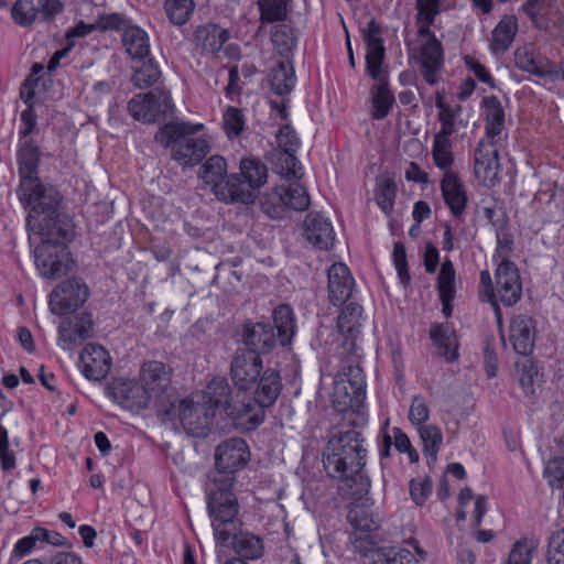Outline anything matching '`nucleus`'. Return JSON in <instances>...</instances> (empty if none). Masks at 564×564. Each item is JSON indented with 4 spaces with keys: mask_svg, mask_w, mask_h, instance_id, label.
<instances>
[{
    "mask_svg": "<svg viewBox=\"0 0 564 564\" xmlns=\"http://www.w3.org/2000/svg\"><path fill=\"white\" fill-rule=\"evenodd\" d=\"M366 379L359 366H349L336 381L333 393V406L344 414L349 425L362 426L367 423L365 412Z\"/></svg>",
    "mask_w": 564,
    "mask_h": 564,
    "instance_id": "20e7f679",
    "label": "nucleus"
},
{
    "mask_svg": "<svg viewBox=\"0 0 564 564\" xmlns=\"http://www.w3.org/2000/svg\"><path fill=\"white\" fill-rule=\"evenodd\" d=\"M39 234L42 241H50L54 243H67L72 241L75 232V227L72 219L61 213L44 216L37 221Z\"/></svg>",
    "mask_w": 564,
    "mask_h": 564,
    "instance_id": "aec40b11",
    "label": "nucleus"
},
{
    "mask_svg": "<svg viewBox=\"0 0 564 564\" xmlns=\"http://www.w3.org/2000/svg\"><path fill=\"white\" fill-rule=\"evenodd\" d=\"M127 109L134 120L153 123L164 120L173 112V102L167 93L154 90L134 95Z\"/></svg>",
    "mask_w": 564,
    "mask_h": 564,
    "instance_id": "6e6552de",
    "label": "nucleus"
},
{
    "mask_svg": "<svg viewBox=\"0 0 564 564\" xmlns=\"http://www.w3.org/2000/svg\"><path fill=\"white\" fill-rule=\"evenodd\" d=\"M435 106L438 109L437 119L441 124L440 131L435 134L452 137L457 132L458 127H467L468 121L460 118L463 107L458 104L455 106L446 104L440 91H436Z\"/></svg>",
    "mask_w": 564,
    "mask_h": 564,
    "instance_id": "2f4dec72",
    "label": "nucleus"
},
{
    "mask_svg": "<svg viewBox=\"0 0 564 564\" xmlns=\"http://www.w3.org/2000/svg\"><path fill=\"white\" fill-rule=\"evenodd\" d=\"M239 170L240 176L249 183V187L259 194L260 188L268 181L267 165L260 159L249 156L240 160Z\"/></svg>",
    "mask_w": 564,
    "mask_h": 564,
    "instance_id": "58836bf2",
    "label": "nucleus"
},
{
    "mask_svg": "<svg viewBox=\"0 0 564 564\" xmlns=\"http://www.w3.org/2000/svg\"><path fill=\"white\" fill-rule=\"evenodd\" d=\"M82 373L88 380L100 381L111 368V357L100 345L88 344L79 355Z\"/></svg>",
    "mask_w": 564,
    "mask_h": 564,
    "instance_id": "f3484780",
    "label": "nucleus"
},
{
    "mask_svg": "<svg viewBox=\"0 0 564 564\" xmlns=\"http://www.w3.org/2000/svg\"><path fill=\"white\" fill-rule=\"evenodd\" d=\"M164 9L170 22L182 26L191 19L195 3L194 0H166Z\"/></svg>",
    "mask_w": 564,
    "mask_h": 564,
    "instance_id": "09e8293b",
    "label": "nucleus"
},
{
    "mask_svg": "<svg viewBox=\"0 0 564 564\" xmlns=\"http://www.w3.org/2000/svg\"><path fill=\"white\" fill-rule=\"evenodd\" d=\"M288 192L284 189V183L267 191L260 196V206L264 214L272 219H281L289 210L284 197Z\"/></svg>",
    "mask_w": 564,
    "mask_h": 564,
    "instance_id": "79ce46f5",
    "label": "nucleus"
},
{
    "mask_svg": "<svg viewBox=\"0 0 564 564\" xmlns=\"http://www.w3.org/2000/svg\"><path fill=\"white\" fill-rule=\"evenodd\" d=\"M272 317L274 325L265 322L245 324L240 337L245 347L239 349L254 351L261 357L272 351L278 341L281 346L291 344L296 327L292 307L281 304L273 311Z\"/></svg>",
    "mask_w": 564,
    "mask_h": 564,
    "instance_id": "f03ea898",
    "label": "nucleus"
},
{
    "mask_svg": "<svg viewBox=\"0 0 564 564\" xmlns=\"http://www.w3.org/2000/svg\"><path fill=\"white\" fill-rule=\"evenodd\" d=\"M431 154L437 169L444 171V173L453 172L452 166L455 163V156L451 137L434 134Z\"/></svg>",
    "mask_w": 564,
    "mask_h": 564,
    "instance_id": "37998d69",
    "label": "nucleus"
},
{
    "mask_svg": "<svg viewBox=\"0 0 564 564\" xmlns=\"http://www.w3.org/2000/svg\"><path fill=\"white\" fill-rule=\"evenodd\" d=\"M551 4L552 0H525L519 10L529 18L534 26H539L549 14Z\"/></svg>",
    "mask_w": 564,
    "mask_h": 564,
    "instance_id": "4d7b16f0",
    "label": "nucleus"
},
{
    "mask_svg": "<svg viewBox=\"0 0 564 564\" xmlns=\"http://www.w3.org/2000/svg\"><path fill=\"white\" fill-rule=\"evenodd\" d=\"M499 152L494 140L479 141L475 150V175L486 186H495L499 182Z\"/></svg>",
    "mask_w": 564,
    "mask_h": 564,
    "instance_id": "2eb2a0df",
    "label": "nucleus"
},
{
    "mask_svg": "<svg viewBox=\"0 0 564 564\" xmlns=\"http://www.w3.org/2000/svg\"><path fill=\"white\" fill-rule=\"evenodd\" d=\"M347 521L359 532H373L380 527L379 519L370 507L364 503H352L347 513Z\"/></svg>",
    "mask_w": 564,
    "mask_h": 564,
    "instance_id": "a19ab883",
    "label": "nucleus"
},
{
    "mask_svg": "<svg viewBox=\"0 0 564 564\" xmlns=\"http://www.w3.org/2000/svg\"><path fill=\"white\" fill-rule=\"evenodd\" d=\"M481 108L485 115V133L488 140H494L500 135L505 129L506 112L505 108L495 95L482 98Z\"/></svg>",
    "mask_w": 564,
    "mask_h": 564,
    "instance_id": "72a5a7b5",
    "label": "nucleus"
},
{
    "mask_svg": "<svg viewBox=\"0 0 564 564\" xmlns=\"http://www.w3.org/2000/svg\"><path fill=\"white\" fill-rule=\"evenodd\" d=\"M364 307L355 300L343 304L337 317V328L340 335L350 340H356L365 323Z\"/></svg>",
    "mask_w": 564,
    "mask_h": 564,
    "instance_id": "c756f323",
    "label": "nucleus"
},
{
    "mask_svg": "<svg viewBox=\"0 0 564 564\" xmlns=\"http://www.w3.org/2000/svg\"><path fill=\"white\" fill-rule=\"evenodd\" d=\"M375 564H419V560L408 549L392 547L382 552Z\"/></svg>",
    "mask_w": 564,
    "mask_h": 564,
    "instance_id": "0e129e2a",
    "label": "nucleus"
},
{
    "mask_svg": "<svg viewBox=\"0 0 564 564\" xmlns=\"http://www.w3.org/2000/svg\"><path fill=\"white\" fill-rule=\"evenodd\" d=\"M229 40V32L215 23L198 25L194 32V42L205 54H215Z\"/></svg>",
    "mask_w": 564,
    "mask_h": 564,
    "instance_id": "7c9ffc66",
    "label": "nucleus"
},
{
    "mask_svg": "<svg viewBox=\"0 0 564 564\" xmlns=\"http://www.w3.org/2000/svg\"><path fill=\"white\" fill-rule=\"evenodd\" d=\"M378 82L379 83L373 85L370 90L372 106L371 117L375 120H383L395 104V98L389 89L387 79H380Z\"/></svg>",
    "mask_w": 564,
    "mask_h": 564,
    "instance_id": "4c0bfd02",
    "label": "nucleus"
},
{
    "mask_svg": "<svg viewBox=\"0 0 564 564\" xmlns=\"http://www.w3.org/2000/svg\"><path fill=\"white\" fill-rule=\"evenodd\" d=\"M18 195L21 203L25 207H30L31 212L37 215L48 216L57 212L61 202L57 189L53 186H46L37 181L31 182L29 186L19 185Z\"/></svg>",
    "mask_w": 564,
    "mask_h": 564,
    "instance_id": "ddd939ff",
    "label": "nucleus"
},
{
    "mask_svg": "<svg viewBox=\"0 0 564 564\" xmlns=\"http://www.w3.org/2000/svg\"><path fill=\"white\" fill-rule=\"evenodd\" d=\"M546 564H564V529L554 530L547 540Z\"/></svg>",
    "mask_w": 564,
    "mask_h": 564,
    "instance_id": "bf43d9fd",
    "label": "nucleus"
},
{
    "mask_svg": "<svg viewBox=\"0 0 564 564\" xmlns=\"http://www.w3.org/2000/svg\"><path fill=\"white\" fill-rule=\"evenodd\" d=\"M234 551L245 560H258L263 555L262 539L251 532H239L232 538Z\"/></svg>",
    "mask_w": 564,
    "mask_h": 564,
    "instance_id": "ea45409f",
    "label": "nucleus"
},
{
    "mask_svg": "<svg viewBox=\"0 0 564 564\" xmlns=\"http://www.w3.org/2000/svg\"><path fill=\"white\" fill-rule=\"evenodd\" d=\"M178 416L187 434L193 437H205L210 431L216 414L208 405L206 406L191 394L181 401Z\"/></svg>",
    "mask_w": 564,
    "mask_h": 564,
    "instance_id": "9b49d317",
    "label": "nucleus"
},
{
    "mask_svg": "<svg viewBox=\"0 0 564 564\" xmlns=\"http://www.w3.org/2000/svg\"><path fill=\"white\" fill-rule=\"evenodd\" d=\"M232 478H208L206 484L207 510L212 520L214 535L217 541L226 543L230 533L223 528L231 523L239 512L238 499L234 492Z\"/></svg>",
    "mask_w": 564,
    "mask_h": 564,
    "instance_id": "39448f33",
    "label": "nucleus"
},
{
    "mask_svg": "<svg viewBox=\"0 0 564 564\" xmlns=\"http://www.w3.org/2000/svg\"><path fill=\"white\" fill-rule=\"evenodd\" d=\"M161 77V70L158 64L149 58L139 67L132 77V82L138 88H148L153 86Z\"/></svg>",
    "mask_w": 564,
    "mask_h": 564,
    "instance_id": "5fc2aeb1",
    "label": "nucleus"
},
{
    "mask_svg": "<svg viewBox=\"0 0 564 564\" xmlns=\"http://www.w3.org/2000/svg\"><path fill=\"white\" fill-rule=\"evenodd\" d=\"M202 403L214 410L216 414L219 410H224L227 414L228 408H234L231 402V389L225 378L216 377L210 380L206 389L202 392L193 393Z\"/></svg>",
    "mask_w": 564,
    "mask_h": 564,
    "instance_id": "393cba45",
    "label": "nucleus"
},
{
    "mask_svg": "<svg viewBox=\"0 0 564 564\" xmlns=\"http://www.w3.org/2000/svg\"><path fill=\"white\" fill-rule=\"evenodd\" d=\"M91 330L93 319L91 314L88 313H82L75 317L72 333H68V330L63 326L59 327L61 336L70 343L87 339L90 336Z\"/></svg>",
    "mask_w": 564,
    "mask_h": 564,
    "instance_id": "3c124183",
    "label": "nucleus"
},
{
    "mask_svg": "<svg viewBox=\"0 0 564 564\" xmlns=\"http://www.w3.org/2000/svg\"><path fill=\"white\" fill-rule=\"evenodd\" d=\"M297 151H281L279 155L280 172L286 178H299L301 177L302 166L296 156Z\"/></svg>",
    "mask_w": 564,
    "mask_h": 564,
    "instance_id": "338daca9",
    "label": "nucleus"
},
{
    "mask_svg": "<svg viewBox=\"0 0 564 564\" xmlns=\"http://www.w3.org/2000/svg\"><path fill=\"white\" fill-rule=\"evenodd\" d=\"M291 0H258L257 6L260 12V22L270 24L283 22L289 15V3Z\"/></svg>",
    "mask_w": 564,
    "mask_h": 564,
    "instance_id": "a18cd8bd",
    "label": "nucleus"
},
{
    "mask_svg": "<svg viewBox=\"0 0 564 564\" xmlns=\"http://www.w3.org/2000/svg\"><path fill=\"white\" fill-rule=\"evenodd\" d=\"M224 129L229 139L237 138L245 129V117L237 107H228L224 113Z\"/></svg>",
    "mask_w": 564,
    "mask_h": 564,
    "instance_id": "680f3d73",
    "label": "nucleus"
},
{
    "mask_svg": "<svg viewBox=\"0 0 564 564\" xmlns=\"http://www.w3.org/2000/svg\"><path fill=\"white\" fill-rule=\"evenodd\" d=\"M250 460L248 443L240 437L223 441L215 449V469L208 474V478L227 479L236 481V474L243 469Z\"/></svg>",
    "mask_w": 564,
    "mask_h": 564,
    "instance_id": "0eeeda50",
    "label": "nucleus"
},
{
    "mask_svg": "<svg viewBox=\"0 0 564 564\" xmlns=\"http://www.w3.org/2000/svg\"><path fill=\"white\" fill-rule=\"evenodd\" d=\"M264 370L262 358L254 351L236 349L234 352L230 378L237 389L252 390Z\"/></svg>",
    "mask_w": 564,
    "mask_h": 564,
    "instance_id": "f8f14e48",
    "label": "nucleus"
},
{
    "mask_svg": "<svg viewBox=\"0 0 564 564\" xmlns=\"http://www.w3.org/2000/svg\"><path fill=\"white\" fill-rule=\"evenodd\" d=\"M535 322L528 315H516L509 325V341L518 355L529 356L535 343Z\"/></svg>",
    "mask_w": 564,
    "mask_h": 564,
    "instance_id": "6ab92c4d",
    "label": "nucleus"
},
{
    "mask_svg": "<svg viewBox=\"0 0 564 564\" xmlns=\"http://www.w3.org/2000/svg\"><path fill=\"white\" fill-rule=\"evenodd\" d=\"M519 373V383L525 394L534 393V383L539 376L536 366L531 360H524L522 364H517Z\"/></svg>",
    "mask_w": 564,
    "mask_h": 564,
    "instance_id": "69168bd1",
    "label": "nucleus"
},
{
    "mask_svg": "<svg viewBox=\"0 0 564 564\" xmlns=\"http://www.w3.org/2000/svg\"><path fill=\"white\" fill-rule=\"evenodd\" d=\"M140 378L151 398L163 393L169 388L172 380V369L161 361H147L141 367Z\"/></svg>",
    "mask_w": 564,
    "mask_h": 564,
    "instance_id": "bb28decb",
    "label": "nucleus"
},
{
    "mask_svg": "<svg viewBox=\"0 0 564 564\" xmlns=\"http://www.w3.org/2000/svg\"><path fill=\"white\" fill-rule=\"evenodd\" d=\"M539 545V539L533 535L517 540L509 552L506 564H531Z\"/></svg>",
    "mask_w": 564,
    "mask_h": 564,
    "instance_id": "c03bdc74",
    "label": "nucleus"
},
{
    "mask_svg": "<svg viewBox=\"0 0 564 564\" xmlns=\"http://www.w3.org/2000/svg\"><path fill=\"white\" fill-rule=\"evenodd\" d=\"M497 242L498 248L494 259L496 260L498 257L501 259L495 271V291L497 299L505 306L510 307L516 305L522 296V281L518 267L508 259L512 242L501 240L499 237Z\"/></svg>",
    "mask_w": 564,
    "mask_h": 564,
    "instance_id": "423d86ee",
    "label": "nucleus"
},
{
    "mask_svg": "<svg viewBox=\"0 0 564 564\" xmlns=\"http://www.w3.org/2000/svg\"><path fill=\"white\" fill-rule=\"evenodd\" d=\"M284 189L288 192L284 200L289 210L303 212L308 208L311 198L304 186L297 183L284 184Z\"/></svg>",
    "mask_w": 564,
    "mask_h": 564,
    "instance_id": "603ef678",
    "label": "nucleus"
},
{
    "mask_svg": "<svg viewBox=\"0 0 564 564\" xmlns=\"http://www.w3.org/2000/svg\"><path fill=\"white\" fill-rule=\"evenodd\" d=\"M253 402L262 408L273 405L282 390L280 371L267 368L253 388Z\"/></svg>",
    "mask_w": 564,
    "mask_h": 564,
    "instance_id": "c85d7f7f",
    "label": "nucleus"
},
{
    "mask_svg": "<svg viewBox=\"0 0 564 564\" xmlns=\"http://www.w3.org/2000/svg\"><path fill=\"white\" fill-rule=\"evenodd\" d=\"M204 128L203 123L170 121L155 133L154 139L165 148H171L174 161L183 166H194L209 152L206 139L195 137Z\"/></svg>",
    "mask_w": 564,
    "mask_h": 564,
    "instance_id": "7ed1b4c3",
    "label": "nucleus"
},
{
    "mask_svg": "<svg viewBox=\"0 0 564 564\" xmlns=\"http://www.w3.org/2000/svg\"><path fill=\"white\" fill-rule=\"evenodd\" d=\"M15 159L22 186H29L40 178L41 151L35 140L18 141Z\"/></svg>",
    "mask_w": 564,
    "mask_h": 564,
    "instance_id": "a211bd4d",
    "label": "nucleus"
},
{
    "mask_svg": "<svg viewBox=\"0 0 564 564\" xmlns=\"http://www.w3.org/2000/svg\"><path fill=\"white\" fill-rule=\"evenodd\" d=\"M304 237L315 248L328 250L333 247L335 231L327 217L321 213H310L304 220Z\"/></svg>",
    "mask_w": 564,
    "mask_h": 564,
    "instance_id": "412c9836",
    "label": "nucleus"
},
{
    "mask_svg": "<svg viewBox=\"0 0 564 564\" xmlns=\"http://www.w3.org/2000/svg\"><path fill=\"white\" fill-rule=\"evenodd\" d=\"M441 192L452 215L460 218L466 209L468 199L464 184L457 173H444L441 181Z\"/></svg>",
    "mask_w": 564,
    "mask_h": 564,
    "instance_id": "5701e85b",
    "label": "nucleus"
},
{
    "mask_svg": "<svg viewBox=\"0 0 564 564\" xmlns=\"http://www.w3.org/2000/svg\"><path fill=\"white\" fill-rule=\"evenodd\" d=\"M357 426L340 424L333 426L323 454L327 475L338 480H350L362 475L367 463V448L362 433Z\"/></svg>",
    "mask_w": 564,
    "mask_h": 564,
    "instance_id": "f257e3e1",
    "label": "nucleus"
},
{
    "mask_svg": "<svg viewBox=\"0 0 564 564\" xmlns=\"http://www.w3.org/2000/svg\"><path fill=\"white\" fill-rule=\"evenodd\" d=\"M14 22L21 26H30L36 19L37 9L30 0H17L11 9Z\"/></svg>",
    "mask_w": 564,
    "mask_h": 564,
    "instance_id": "052dcab7",
    "label": "nucleus"
},
{
    "mask_svg": "<svg viewBox=\"0 0 564 564\" xmlns=\"http://www.w3.org/2000/svg\"><path fill=\"white\" fill-rule=\"evenodd\" d=\"M200 178L205 184L212 186V191L217 197L218 188L217 186H225L227 183V162L220 155H213L205 161V163L200 166Z\"/></svg>",
    "mask_w": 564,
    "mask_h": 564,
    "instance_id": "e433bc0d",
    "label": "nucleus"
},
{
    "mask_svg": "<svg viewBox=\"0 0 564 564\" xmlns=\"http://www.w3.org/2000/svg\"><path fill=\"white\" fill-rule=\"evenodd\" d=\"M430 339L435 345L438 354L449 364L459 358V343L457 334L449 323H435L432 324L430 332Z\"/></svg>",
    "mask_w": 564,
    "mask_h": 564,
    "instance_id": "a878e982",
    "label": "nucleus"
},
{
    "mask_svg": "<svg viewBox=\"0 0 564 564\" xmlns=\"http://www.w3.org/2000/svg\"><path fill=\"white\" fill-rule=\"evenodd\" d=\"M514 65L518 69L544 78L549 75V70L536 61L533 51L527 47H519L514 52Z\"/></svg>",
    "mask_w": 564,
    "mask_h": 564,
    "instance_id": "8fccbe9b",
    "label": "nucleus"
},
{
    "mask_svg": "<svg viewBox=\"0 0 564 564\" xmlns=\"http://www.w3.org/2000/svg\"><path fill=\"white\" fill-rule=\"evenodd\" d=\"M419 63L424 80L429 85L437 83V74L444 66V52L441 41L433 36L426 40L419 52Z\"/></svg>",
    "mask_w": 564,
    "mask_h": 564,
    "instance_id": "4be33fe9",
    "label": "nucleus"
},
{
    "mask_svg": "<svg viewBox=\"0 0 564 564\" xmlns=\"http://www.w3.org/2000/svg\"><path fill=\"white\" fill-rule=\"evenodd\" d=\"M455 275L453 262L449 259L445 260L437 276L438 296H455Z\"/></svg>",
    "mask_w": 564,
    "mask_h": 564,
    "instance_id": "6e6d98bb",
    "label": "nucleus"
},
{
    "mask_svg": "<svg viewBox=\"0 0 564 564\" xmlns=\"http://www.w3.org/2000/svg\"><path fill=\"white\" fill-rule=\"evenodd\" d=\"M33 254L35 267L43 278L57 279L70 270V252L65 243L41 241Z\"/></svg>",
    "mask_w": 564,
    "mask_h": 564,
    "instance_id": "1a4fd4ad",
    "label": "nucleus"
},
{
    "mask_svg": "<svg viewBox=\"0 0 564 564\" xmlns=\"http://www.w3.org/2000/svg\"><path fill=\"white\" fill-rule=\"evenodd\" d=\"M420 436L423 442V453L429 465L435 463L441 445L443 443V434L436 425H425L420 427Z\"/></svg>",
    "mask_w": 564,
    "mask_h": 564,
    "instance_id": "de8ad7c7",
    "label": "nucleus"
},
{
    "mask_svg": "<svg viewBox=\"0 0 564 564\" xmlns=\"http://www.w3.org/2000/svg\"><path fill=\"white\" fill-rule=\"evenodd\" d=\"M227 416L237 430L252 432L264 422L265 411L261 405L248 400V402L235 403L234 408H228Z\"/></svg>",
    "mask_w": 564,
    "mask_h": 564,
    "instance_id": "b1692460",
    "label": "nucleus"
},
{
    "mask_svg": "<svg viewBox=\"0 0 564 564\" xmlns=\"http://www.w3.org/2000/svg\"><path fill=\"white\" fill-rule=\"evenodd\" d=\"M89 288L80 278L61 282L51 294L50 307L55 314L67 315L77 311L89 297Z\"/></svg>",
    "mask_w": 564,
    "mask_h": 564,
    "instance_id": "9d476101",
    "label": "nucleus"
},
{
    "mask_svg": "<svg viewBox=\"0 0 564 564\" xmlns=\"http://www.w3.org/2000/svg\"><path fill=\"white\" fill-rule=\"evenodd\" d=\"M397 196V185L393 180H383L376 191V202L379 208L387 215L393 213L394 199Z\"/></svg>",
    "mask_w": 564,
    "mask_h": 564,
    "instance_id": "864d4df0",
    "label": "nucleus"
},
{
    "mask_svg": "<svg viewBox=\"0 0 564 564\" xmlns=\"http://www.w3.org/2000/svg\"><path fill=\"white\" fill-rule=\"evenodd\" d=\"M269 83L271 90L279 96L289 95L295 87V69L291 61H281L270 69Z\"/></svg>",
    "mask_w": 564,
    "mask_h": 564,
    "instance_id": "c9c22d12",
    "label": "nucleus"
},
{
    "mask_svg": "<svg viewBox=\"0 0 564 564\" xmlns=\"http://www.w3.org/2000/svg\"><path fill=\"white\" fill-rule=\"evenodd\" d=\"M543 475L551 487L564 489V457L550 459L544 467Z\"/></svg>",
    "mask_w": 564,
    "mask_h": 564,
    "instance_id": "774afa93",
    "label": "nucleus"
},
{
    "mask_svg": "<svg viewBox=\"0 0 564 564\" xmlns=\"http://www.w3.org/2000/svg\"><path fill=\"white\" fill-rule=\"evenodd\" d=\"M131 24V19L119 12L101 14L95 21V26L100 32L121 31L123 33Z\"/></svg>",
    "mask_w": 564,
    "mask_h": 564,
    "instance_id": "13d9d810",
    "label": "nucleus"
},
{
    "mask_svg": "<svg viewBox=\"0 0 564 564\" xmlns=\"http://www.w3.org/2000/svg\"><path fill=\"white\" fill-rule=\"evenodd\" d=\"M271 42L282 57L289 59L296 47L293 29L286 24H278L271 31Z\"/></svg>",
    "mask_w": 564,
    "mask_h": 564,
    "instance_id": "49530a36",
    "label": "nucleus"
},
{
    "mask_svg": "<svg viewBox=\"0 0 564 564\" xmlns=\"http://www.w3.org/2000/svg\"><path fill=\"white\" fill-rule=\"evenodd\" d=\"M329 303L339 306L354 300L355 279L350 269L341 262L334 263L327 271Z\"/></svg>",
    "mask_w": 564,
    "mask_h": 564,
    "instance_id": "dca6fc26",
    "label": "nucleus"
},
{
    "mask_svg": "<svg viewBox=\"0 0 564 564\" xmlns=\"http://www.w3.org/2000/svg\"><path fill=\"white\" fill-rule=\"evenodd\" d=\"M217 198L224 203L253 204L259 194L249 187V183L239 173L229 174L225 186H217Z\"/></svg>",
    "mask_w": 564,
    "mask_h": 564,
    "instance_id": "cd10ccee",
    "label": "nucleus"
},
{
    "mask_svg": "<svg viewBox=\"0 0 564 564\" xmlns=\"http://www.w3.org/2000/svg\"><path fill=\"white\" fill-rule=\"evenodd\" d=\"M386 57L384 46L367 47L366 52V70L368 75L375 79H383L381 77V68Z\"/></svg>",
    "mask_w": 564,
    "mask_h": 564,
    "instance_id": "e2e57ef3",
    "label": "nucleus"
},
{
    "mask_svg": "<svg viewBox=\"0 0 564 564\" xmlns=\"http://www.w3.org/2000/svg\"><path fill=\"white\" fill-rule=\"evenodd\" d=\"M107 391L115 402L129 410L147 409L151 399L144 386L132 379H116Z\"/></svg>",
    "mask_w": 564,
    "mask_h": 564,
    "instance_id": "4468645a",
    "label": "nucleus"
},
{
    "mask_svg": "<svg viewBox=\"0 0 564 564\" xmlns=\"http://www.w3.org/2000/svg\"><path fill=\"white\" fill-rule=\"evenodd\" d=\"M121 43L126 53L132 58L143 61L150 56L151 44L149 34L141 26L132 23L121 34Z\"/></svg>",
    "mask_w": 564,
    "mask_h": 564,
    "instance_id": "473e14b6",
    "label": "nucleus"
},
{
    "mask_svg": "<svg viewBox=\"0 0 564 564\" xmlns=\"http://www.w3.org/2000/svg\"><path fill=\"white\" fill-rule=\"evenodd\" d=\"M518 19L514 14H505L491 32L490 48L495 54L507 52L518 33Z\"/></svg>",
    "mask_w": 564,
    "mask_h": 564,
    "instance_id": "f704fd0d",
    "label": "nucleus"
}]
</instances>
